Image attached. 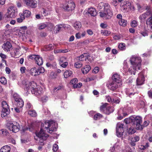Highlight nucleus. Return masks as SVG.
I'll list each match as a JSON object with an SVG mask.
<instances>
[{"label": "nucleus", "mask_w": 152, "mask_h": 152, "mask_svg": "<svg viewBox=\"0 0 152 152\" xmlns=\"http://www.w3.org/2000/svg\"><path fill=\"white\" fill-rule=\"evenodd\" d=\"M13 97L15 101L16 99H20L19 97V96L18 95V94L17 93H15L13 94Z\"/></svg>", "instance_id": "59"}, {"label": "nucleus", "mask_w": 152, "mask_h": 152, "mask_svg": "<svg viewBox=\"0 0 152 152\" xmlns=\"http://www.w3.org/2000/svg\"><path fill=\"white\" fill-rule=\"evenodd\" d=\"M97 7L99 9L104 7V10L100 11L99 13L101 18L105 20H109L111 18L113 14L112 9L109 4L101 2L98 4Z\"/></svg>", "instance_id": "2"}, {"label": "nucleus", "mask_w": 152, "mask_h": 152, "mask_svg": "<svg viewBox=\"0 0 152 152\" xmlns=\"http://www.w3.org/2000/svg\"><path fill=\"white\" fill-rule=\"evenodd\" d=\"M15 102H16V105L18 107L21 108L23 106L24 102L22 99H16Z\"/></svg>", "instance_id": "21"}, {"label": "nucleus", "mask_w": 152, "mask_h": 152, "mask_svg": "<svg viewBox=\"0 0 152 152\" xmlns=\"http://www.w3.org/2000/svg\"><path fill=\"white\" fill-rule=\"evenodd\" d=\"M17 10L15 7H9L7 12L4 16V18L7 19V18H11L15 17L17 14Z\"/></svg>", "instance_id": "4"}, {"label": "nucleus", "mask_w": 152, "mask_h": 152, "mask_svg": "<svg viewBox=\"0 0 152 152\" xmlns=\"http://www.w3.org/2000/svg\"><path fill=\"white\" fill-rule=\"evenodd\" d=\"M131 121L133 124L136 125L135 127L137 129L142 130L143 129L142 125H141V123L142 122V118L141 117L137 116H132L130 117Z\"/></svg>", "instance_id": "5"}, {"label": "nucleus", "mask_w": 152, "mask_h": 152, "mask_svg": "<svg viewBox=\"0 0 152 152\" xmlns=\"http://www.w3.org/2000/svg\"><path fill=\"white\" fill-rule=\"evenodd\" d=\"M136 131V129L133 127H130L128 129V132L129 134H133L135 133Z\"/></svg>", "instance_id": "43"}, {"label": "nucleus", "mask_w": 152, "mask_h": 152, "mask_svg": "<svg viewBox=\"0 0 152 152\" xmlns=\"http://www.w3.org/2000/svg\"><path fill=\"white\" fill-rule=\"evenodd\" d=\"M2 48L5 51L8 52L10 51L11 49L12 45L10 42H7L3 44Z\"/></svg>", "instance_id": "15"}, {"label": "nucleus", "mask_w": 152, "mask_h": 152, "mask_svg": "<svg viewBox=\"0 0 152 152\" xmlns=\"http://www.w3.org/2000/svg\"><path fill=\"white\" fill-rule=\"evenodd\" d=\"M23 16L25 18L28 17L31 15V13L30 11L28 10H26L23 11V13L22 14Z\"/></svg>", "instance_id": "30"}, {"label": "nucleus", "mask_w": 152, "mask_h": 152, "mask_svg": "<svg viewBox=\"0 0 152 152\" xmlns=\"http://www.w3.org/2000/svg\"><path fill=\"white\" fill-rule=\"evenodd\" d=\"M121 143L120 140H118L117 142L115 143L113 146L110 149L111 152L114 151L115 150H118L120 148Z\"/></svg>", "instance_id": "17"}, {"label": "nucleus", "mask_w": 152, "mask_h": 152, "mask_svg": "<svg viewBox=\"0 0 152 152\" xmlns=\"http://www.w3.org/2000/svg\"><path fill=\"white\" fill-rule=\"evenodd\" d=\"M86 34V32L83 31L81 33L78 32L75 34V37L77 39H79L85 36Z\"/></svg>", "instance_id": "28"}, {"label": "nucleus", "mask_w": 152, "mask_h": 152, "mask_svg": "<svg viewBox=\"0 0 152 152\" xmlns=\"http://www.w3.org/2000/svg\"><path fill=\"white\" fill-rule=\"evenodd\" d=\"M96 78L95 76H91L90 77H88L87 79L88 81H90L95 80Z\"/></svg>", "instance_id": "63"}, {"label": "nucleus", "mask_w": 152, "mask_h": 152, "mask_svg": "<svg viewBox=\"0 0 152 152\" xmlns=\"http://www.w3.org/2000/svg\"><path fill=\"white\" fill-rule=\"evenodd\" d=\"M2 106L1 115L2 117H5L9 113V106L6 102L4 101L2 102Z\"/></svg>", "instance_id": "7"}, {"label": "nucleus", "mask_w": 152, "mask_h": 152, "mask_svg": "<svg viewBox=\"0 0 152 152\" xmlns=\"http://www.w3.org/2000/svg\"><path fill=\"white\" fill-rule=\"evenodd\" d=\"M9 132L6 129H2L0 130V135L3 136H7L9 134Z\"/></svg>", "instance_id": "35"}, {"label": "nucleus", "mask_w": 152, "mask_h": 152, "mask_svg": "<svg viewBox=\"0 0 152 152\" xmlns=\"http://www.w3.org/2000/svg\"><path fill=\"white\" fill-rule=\"evenodd\" d=\"M91 69V67L89 65H86L81 70L83 74H86Z\"/></svg>", "instance_id": "27"}, {"label": "nucleus", "mask_w": 152, "mask_h": 152, "mask_svg": "<svg viewBox=\"0 0 152 152\" xmlns=\"http://www.w3.org/2000/svg\"><path fill=\"white\" fill-rule=\"evenodd\" d=\"M23 1L28 6L31 8H35L37 7V2L35 0H23Z\"/></svg>", "instance_id": "12"}, {"label": "nucleus", "mask_w": 152, "mask_h": 152, "mask_svg": "<svg viewBox=\"0 0 152 152\" xmlns=\"http://www.w3.org/2000/svg\"><path fill=\"white\" fill-rule=\"evenodd\" d=\"M139 77L137 80V83L138 85H140L143 83L144 81V78L143 76L142 75H140Z\"/></svg>", "instance_id": "19"}, {"label": "nucleus", "mask_w": 152, "mask_h": 152, "mask_svg": "<svg viewBox=\"0 0 152 152\" xmlns=\"http://www.w3.org/2000/svg\"><path fill=\"white\" fill-rule=\"evenodd\" d=\"M137 25V22L136 20H133L131 22V26L132 27H135Z\"/></svg>", "instance_id": "53"}, {"label": "nucleus", "mask_w": 152, "mask_h": 152, "mask_svg": "<svg viewBox=\"0 0 152 152\" xmlns=\"http://www.w3.org/2000/svg\"><path fill=\"white\" fill-rule=\"evenodd\" d=\"M123 129H122L116 128V133L117 136L118 137H121L123 133Z\"/></svg>", "instance_id": "33"}, {"label": "nucleus", "mask_w": 152, "mask_h": 152, "mask_svg": "<svg viewBox=\"0 0 152 152\" xmlns=\"http://www.w3.org/2000/svg\"><path fill=\"white\" fill-rule=\"evenodd\" d=\"M26 107L27 108L30 109L32 107V105L29 102H27L26 105Z\"/></svg>", "instance_id": "61"}, {"label": "nucleus", "mask_w": 152, "mask_h": 152, "mask_svg": "<svg viewBox=\"0 0 152 152\" xmlns=\"http://www.w3.org/2000/svg\"><path fill=\"white\" fill-rule=\"evenodd\" d=\"M37 85L36 83L34 82H31L29 83V85L28 87L27 86L25 88V90L27 91V94L29 93L30 91L32 93V91H34L36 88Z\"/></svg>", "instance_id": "11"}, {"label": "nucleus", "mask_w": 152, "mask_h": 152, "mask_svg": "<svg viewBox=\"0 0 152 152\" xmlns=\"http://www.w3.org/2000/svg\"><path fill=\"white\" fill-rule=\"evenodd\" d=\"M58 145L56 144H54L53 146V151H56L58 150Z\"/></svg>", "instance_id": "57"}, {"label": "nucleus", "mask_w": 152, "mask_h": 152, "mask_svg": "<svg viewBox=\"0 0 152 152\" xmlns=\"http://www.w3.org/2000/svg\"><path fill=\"white\" fill-rule=\"evenodd\" d=\"M124 64L123 68L124 71L125 72L129 71V72H132V70L131 69H130V68L128 69L127 65L126 63L125 64V62H124Z\"/></svg>", "instance_id": "45"}, {"label": "nucleus", "mask_w": 152, "mask_h": 152, "mask_svg": "<svg viewBox=\"0 0 152 152\" xmlns=\"http://www.w3.org/2000/svg\"><path fill=\"white\" fill-rule=\"evenodd\" d=\"M11 148L8 145H5L2 147L0 150V152H10Z\"/></svg>", "instance_id": "22"}, {"label": "nucleus", "mask_w": 152, "mask_h": 152, "mask_svg": "<svg viewBox=\"0 0 152 152\" xmlns=\"http://www.w3.org/2000/svg\"><path fill=\"white\" fill-rule=\"evenodd\" d=\"M29 58L32 60H34L36 63L38 65H41L43 63V61L42 58L39 55H33L29 56Z\"/></svg>", "instance_id": "9"}, {"label": "nucleus", "mask_w": 152, "mask_h": 152, "mask_svg": "<svg viewBox=\"0 0 152 152\" xmlns=\"http://www.w3.org/2000/svg\"><path fill=\"white\" fill-rule=\"evenodd\" d=\"M0 56L1 57V58L3 59L2 60V62L3 63H4V64L6 65V61L5 60H4V59H5L7 58V56L5 55V54L2 53H0Z\"/></svg>", "instance_id": "46"}, {"label": "nucleus", "mask_w": 152, "mask_h": 152, "mask_svg": "<svg viewBox=\"0 0 152 152\" xmlns=\"http://www.w3.org/2000/svg\"><path fill=\"white\" fill-rule=\"evenodd\" d=\"M46 48L47 49V50H49L51 49H52L54 48L53 45H52V44H50L46 46Z\"/></svg>", "instance_id": "55"}, {"label": "nucleus", "mask_w": 152, "mask_h": 152, "mask_svg": "<svg viewBox=\"0 0 152 152\" xmlns=\"http://www.w3.org/2000/svg\"><path fill=\"white\" fill-rule=\"evenodd\" d=\"M121 7H123L124 9H128V10L134 11L135 9L134 6L131 2L129 1H124Z\"/></svg>", "instance_id": "10"}, {"label": "nucleus", "mask_w": 152, "mask_h": 152, "mask_svg": "<svg viewBox=\"0 0 152 152\" xmlns=\"http://www.w3.org/2000/svg\"><path fill=\"white\" fill-rule=\"evenodd\" d=\"M8 129L11 131L14 132H18L20 129V126L19 124L16 122L9 123L8 124Z\"/></svg>", "instance_id": "8"}, {"label": "nucleus", "mask_w": 152, "mask_h": 152, "mask_svg": "<svg viewBox=\"0 0 152 152\" xmlns=\"http://www.w3.org/2000/svg\"><path fill=\"white\" fill-rule=\"evenodd\" d=\"M77 82V78H74L71 80L70 83L74 85H76Z\"/></svg>", "instance_id": "52"}, {"label": "nucleus", "mask_w": 152, "mask_h": 152, "mask_svg": "<svg viewBox=\"0 0 152 152\" xmlns=\"http://www.w3.org/2000/svg\"><path fill=\"white\" fill-rule=\"evenodd\" d=\"M118 83L113 81L107 84V87L109 89L114 91L118 87Z\"/></svg>", "instance_id": "14"}, {"label": "nucleus", "mask_w": 152, "mask_h": 152, "mask_svg": "<svg viewBox=\"0 0 152 152\" xmlns=\"http://www.w3.org/2000/svg\"><path fill=\"white\" fill-rule=\"evenodd\" d=\"M76 68H79L82 66V64L79 62H76L74 64Z\"/></svg>", "instance_id": "50"}, {"label": "nucleus", "mask_w": 152, "mask_h": 152, "mask_svg": "<svg viewBox=\"0 0 152 152\" xmlns=\"http://www.w3.org/2000/svg\"><path fill=\"white\" fill-rule=\"evenodd\" d=\"M20 17L17 18V21L18 23L22 22L25 19V18L23 16L22 13H20Z\"/></svg>", "instance_id": "40"}, {"label": "nucleus", "mask_w": 152, "mask_h": 152, "mask_svg": "<svg viewBox=\"0 0 152 152\" xmlns=\"http://www.w3.org/2000/svg\"><path fill=\"white\" fill-rule=\"evenodd\" d=\"M72 72L70 70H66L64 73V77L65 78H67L72 75Z\"/></svg>", "instance_id": "34"}, {"label": "nucleus", "mask_w": 152, "mask_h": 152, "mask_svg": "<svg viewBox=\"0 0 152 152\" xmlns=\"http://www.w3.org/2000/svg\"><path fill=\"white\" fill-rule=\"evenodd\" d=\"M48 23H41L38 25V28L39 30L45 28V27L48 26Z\"/></svg>", "instance_id": "37"}, {"label": "nucleus", "mask_w": 152, "mask_h": 152, "mask_svg": "<svg viewBox=\"0 0 152 152\" xmlns=\"http://www.w3.org/2000/svg\"><path fill=\"white\" fill-rule=\"evenodd\" d=\"M139 137L138 136H135L131 139V144L132 146H134L135 145V142L139 141Z\"/></svg>", "instance_id": "23"}, {"label": "nucleus", "mask_w": 152, "mask_h": 152, "mask_svg": "<svg viewBox=\"0 0 152 152\" xmlns=\"http://www.w3.org/2000/svg\"><path fill=\"white\" fill-rule=\"evenodd\" d=\"M150 12L149 11H147L145 13L142 14L139 16V18L142 20L146 18L147 16L149 15Z\"/></svg>", "instance_id": "36"}, {"label": "nucleus", "mask_w": 152, "mask_h": 152, "mask_svg": "<svg viewBox=\"0 0 152 152\" xmlns=\"http://www.w3.org/2000/svg\"><path fill=\"white\" fill-rule=\"evenodd\" d=\"M63 27H64V24H60L56 25L54 28V30H55V32L56 33H57L61 30V28Z\"/></svg>", "instance_id": "24"}, {"label": "nucleus", "mask_w": 152, "mask_h": 152, "mask_svg": "<svg viewBox=\"0 0 152 152\" xmlns=\"http://www.w3.org/2000/svg\"><path fill=\"white\" fill-rule=\"evenodd\" d=\"M28 114L32 117H36L37 115V114L36 112L33 110H29L28 112Z\"/></svg>", "instance_id": "38"}, {"label": "nucleus", "mask_w": 152, "mask_h": 152, "mask_svg": "<svg viewBox=\"0 0 152 152\" xmlns=\"http://www.w3.org/2000/svg\"><path fill=\"white\" fill-rule=\"evenodd\" d=\"M101 33L104 36H108L111 34V32L110 31L104 30H102Z\"/></svg>", "instance_id": "42"}, {"label": "nucleus", "mask_w": 152, "mask_h": 152, "mask_svg": "<svg viewBox=\"0 0 152 152\" xmlns=\"http://www.w3.org/2000/svg\"><path fill=\"white\" fill-rule=\"evenodd\" d=\"M69 1H66L63 4L62 7L65 10L69 11H72L74 9L75 7V5L74 3L71 1H70V7H69L68 2Z\"/></svg>", "instance_id": "6"}, {"label": "nucleus", "mask_w": 152, "mask_h": 152, "mask_svg": "<svg viewBox=\"0 0 152 152\" xmlns=\"http://www.w3.org/2000/svg\"><path fill=\"white\" fill-rule=\"evenodd\" d=\"M73 26L75 29L78 30L81 27V24L80 22H76L73 24Z\"/></svg>", "instance_id": "31"}, {"label": "nucleus", "mask_w": 152, "mask_h": 152, "mask_svg": "<svg viewBox=\"0 0 152 152\" xmlns=\"http://www.w3.org/2000/svg\"><path fill=\"white\" fill-rule=\"evenodd\" d=\"M108 104L105 103L101 106L100 107V110L101 111L104 113V111Z\"/></svg>", "instance_id": "41"}, {"label": "nucleus", "mask_w": 152, "mask_h": 152, "mask_svg": "<svg viewBox=\"0 0 152 152\" xmlns=\"http://www.w3.org/2000/svg\"><path fill=\"white\" fill-rule=\"evenodd\" d=\"M113 111V109L112 106L107 105L104 111V113L107 114H109Z\"/></svg>", "instance_id": "26"}, {"label": "nucleus", "mask_w": 152, "mask_h": 152, "mask_svg": "<svg viewBox=\"0 0 152 152\" xmlns=\"http://www.w3.org/2000/svg\"><path fill=\"white\" fill-rule=\"evenodd\" d=\"M102 115L99 113H97L96 114L94 115V120H97L102 118Z\"/></svg>", "instance_id": "47"}, {"label": "nucleus", "mask_w": 152, "mask_h": 152, "mask_svg": "<svg viewBox=\"0 0 152 152\" xmlns=\"http://www.w3.org/2000/svg\"><path fill=\"white\" fill-rule=\"evenodd\" d=\"M67 59L66 58L64 57H62L60 58V63L61 64L63 62H66Z\"/></svg>", "instance_id": "54"}, {"label": "nucleus", "mask_w": 152, "mask_h": 152, "mask_svg": "<svg viewBox=\"0 0 152 152\" xmlns=\"http://www.w3.org/2000/svg\"><path fill=\"white\" fill-rule=\"evenodd\" d=\"M58 126L57 123L53 121H45L41 124V129L39 132H36V136L39 139L40 145H43V141L46 140L48 135L45 133L44 131H47L50 133L56 131Z\"/></svg>", "instance_id": "1"}, {"label": "nucleus", "mask_w": 152, "mask_h": 152, "mask_svg": "<svg viewBox=\"0 0 152 152\" xmlns=\"http://www.w3.org/2000/svg\"><path fill=\"white\" fill-rule=\"evenodd\" d=\"M38 75L41 74L45 72V69L44 68L42 67H39L38 69H37Z\"/></svg>", "instance_id": "49"}, {"label": "nucleus", "mask_w": 152, "mask_h": 152, "mask_svg": "<svg viewBox=\"0 0 152 152\" xmlns=\"http://www.w3.org/2000/svg\"><path fill=\"white\" fill-rule=\"evenodd\" d=\"M118 23L120 26H124L126 25L127 24V21L124 19H121L118 21Z\"/></svg>", "instance_id": "39"}, {"label": "nucleus", "mask_w": 152, "mask_h": 152, "mask_svg": "<svg viewBox=\"0 0 152 152\" xmlns=\"http://www.w3.org/2000/svg\"><path fill=\"white\" fill-rule=\"evenodd\" d=\"M61 66L64 68L66 67L68 65V63L67 62H63L60 64Z\"/></svg>", "instance_id": "62"}, {"label": "nucleus", "mask_w": 152, "mask_h": 152, "mask_svg": "<svg viewBox=\"0 0 152 152\" xmlns=\"http://www.w3.org/2000/svg\"><path fill=\"white\" fill-rule=\"evenodd\" d=\"M134 70H137L141 69V62L142 61L140 57L134 56H132L130 60Z\"/></svg>", "instance_id": "3"}, {"label": "nucleus", "mask_w": 152, "mask_h": 152, "mask_svg": "<svg viewBox=\"0 0 152 152\" xmlns=\"http://www.w3.org/2000/svg\"><path fill=\"white\" fill-rule=\"evenodd\" d=\"M123 124L121 123H118L117 125L116 128H119L123 129Z\"/></svg>", "instance_id": "58"}, {"label": "nucleus", "mask_w": 152, "mask_h": 152, "mask_svg": "<svg viewBox=\"0 0 152 152\" xmlns=\"http://www.w3.org/2000/svg\"><path fill=\"white\" fill-rule=\"evenodd\" d=\"M113 81L118 84L120 83L121 82V79L119 75L117 74H115L112 76Z\"/></svg>", "instance_id": "16"}, {"label": "nucleus", "mask_w": 152, "mask_h": 152, "mask_svg": "<svg viewBox=\"0 0 152 152\" xmlns=\"http://www.w3.org/2000/svg\"><path fill=\"white\" fill-rule=\"evenodd\" d=\"M112 3L113 5L115 6H117L118 4L117 0H113Z\"/></svg>", "instance_id": "64"}, {"label": "nucleus", "mask_w": 152, "mask_h": 152, "mask_svg": "<svg viewBox=\"0 0 152 152\" xmlns=\"http://www.w3.org/2000/svg\"><path fill=\"white\" fill-rule=\"evenodd\" d=\"M88 12L92 16H94L96 15L97 13L96 10L94 8L91 7L89 8Z\"/></svg>", "instance_id": "25"}, {"label": "nucleus", "mask_w": 152, "mask_h": 152, "mask_svg": "<svg viewBox=\"0 0 152 152\" xmlns=\"http://www.w3.org/2000/svg\"><path fill=\"white\" fill-rule=\"evenodd\" d=\"M118 47L119 49L121 50H124L126 48L125 44L123 43L120 44Z\"/></svg>", "instance_id": "48"}, {"label": "nucleus", "mask_w": 152, "mask_h": 152, "mask_svg": "<svg viewBox=\"0 0 152 152\" xmlns=\"http://www.w3.org/2000/svg\"><path fill=\"white\" fill-rule=\"evenodd\" d=\"M146 24L148 27L152 29V16L148 19L146 21Z\"/></svg>", "instance_id": "29"}, {"label": "nucleus", "mask_w": 152, "mask_h": 152, "mask_svg": "<svg viewBox=\"0 0 152 152\" xmlns=\"http://www.w3.org/2000/svg\"><path fill=\"white\" fill-rule=\"evenodd\" d=\"M48 99V97L46 96H42L41 98L42 101L43 102H46Z\"/></svg>", "instance_id": "56"}, {"label": "nucleus", "mask_w": 152, "mask_h": 152, "mask_svg": "<svg viewBox=\"0 0 152 152\" xmlns=\"http://www.w3.org/2000/svg\"><path fill=\"white\" fill-rule=\"evenodd\" d=\"M90 57L88 54L85 53L80 56L78 58V59L80 61H86L87 59H88Z\"/></svg>", "instance_id": "20"}, {"label": "nucleus", "mask_w": 152, "mask_h": 152, "mask_svg": "<svg viewBox=\"0 0 152 152\" xmlns=\"http://www.w3.org/2000/svg\"><path fill=\"white\" fill-rule=\"evenodd\" d=\"M24 32H21L20 30H18L17 31L16 35H18L19 37H20L21 36H22Z\"/></svg>", "instance_id": "60"}, {"label": "nucleus", "mask_w": 152, "mask_h": 152, "mask_svg": "<svg viewBox=\"0 0 152 152\" xmlns=\"http://www.w3.org/2000/svg\"><path fill=\"white\" fill-rule=\"evenodd\" d=\"M149 146L148 142H141L139 143L138 145V148H139V152L142 151L147 149Z\"/></svg>", "instance_id": "13"}, {"label": "nucleus", "mask_w": 152, "mask_h": 152, "mask_svg": "<svg viewBox=\"0 0 152 152\" xmlns=\"http://www.w3.org/2000/svg\"><path fill=\"white\" fill-rule=\"evenodd\" d=\"M19 49L16 48L14 50L13 52H12L11 53L12 55V56H13L14 57H17V55L19 53Z\"/></svg>", "instance_id": "44"}, {"label": "nucleus", "mask_w": 152, "mask_h": 152, "mask_svg": "<svg viewBox=\"0 0 152 152\" xmlns=\"http://www.w3.org/2000/svg\"><path fill=\"white\" fill-rule=\"evenodd\" d=\"M43 92L42 89L40 86H38L34 91H32V94L36 96L42 94Z\"/></svg>", "instance_id": "18"}, {"label": "nucleus", "mask_w": 152, "mask_h": 152, "mask_svg": "<svg viewBox=\"0 0 152 152\" xmlns=\"http://www.w3.org/2000/svg\"><path fill=\"white\" fill-rule=\"evenodd\" d=\"M30 72L32 76H35L38 75L37 69L35 67L31 69Z\"/></svg>", "instance_id": "32"}, {"label": "nucleus", "mask_w": 152, "mask_h": 152, "mask_svg": "<svg viewBox=\"0 0 152 152\" xmlns=\"http://www.w3.org/2000/svg\"><path fill=\"white\" fill-rule=\"evenodd\" d=\"M0 82L2 84L5 85L7 83V80L4 77H1L0 78Z\"/></svg>", "instance_id": "51"}]
</instances>
